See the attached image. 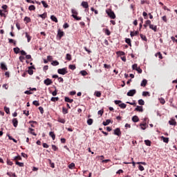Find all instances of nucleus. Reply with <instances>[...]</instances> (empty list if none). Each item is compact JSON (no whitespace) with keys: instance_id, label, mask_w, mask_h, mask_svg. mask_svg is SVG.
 I'll list each match as a JSON object with an SVG mask.
<instances>
[{"instance_id":"obj_1","label":"nucleus","mask_w":177,"mask_h":177,"mask_svg":"<svg viewBox=\"0 0 177 177\" xmlns=\"http://www.w3.org/2000/svg\"><path fill=\"white\" fill-rule=\"evenodd\" d=\"M71 13L72 15V17H73V19H75V20H77L80 21L81 20V17H78L77 16L78 15V11H77V10L75 9H71Z\"/></svg>"},{"instance_id":"obj_2","label":"nucleus","mask_w":177,"mask_h":177,"mask_svg":"<svg viewBox=\"0 0 177 177\" xmlns=\"http://www.w3.org/2000/svg\"><path fill=\"white\" fill-rule=\"evenodd\" d=\"M58 74H61V75H66L68 71H67V68H59L57 70Z\"/></svg>"},{"instance_id":"obj_3","label":"nucleus","mask_w":177,"mask_h":177,"mask_svg":"<svg viewBox=\"0 0 177 177\" xmlns=\"http://www.w3.org/2000/svg\"><path fill=\"white\" fill-rule=\"evenodd\" d=\"M106 13L108 16H109V17H111V19H115V14H114V12L113 10H110L109 11H106Z\"/></svg>"},{"instance_id":"obj_4","label":"nucleus","mask_w":177,"mask_h":177,"mask_svg":"<svg viewBox=\"0 0 177 177\" xmlns=\"http://www.w3.org/2000/svg\"><path fill=\"white\" fill-rule=\"evenodd\" d=\"M44 84L48 86V85H52V84H53V82L52 81V80L47 78L44 81Z\"/></svg>"},{"instance_id":"obj_5","label":"nucleus","mask_w":177,"mask_h":177,"mask_svg":"<svg viewBox=\"0 0 177 177\" xmlns=\"http://www.w3.org/2000/svg\"><path fill=\"white\" fill-rule=\"evenodd\" d=\"M136 94V89H132V90H130L127 93V96H133Z\"/></svg>"},{"instance_id":"obj_6","label":"nucleus","mask_w":177,"mask_h":177,"mask_svg":"<svg viewBox=\"0 0 177 177\" xmlns=\"http://www.w3.org/2000/svg\"><path fill=\"white\" fill-rule=\"evenodd\" d=\"M114 135H116L117 136H121V130L120 128H117L114 130Z\"/></svg>"},{"instance_id":"obj_7","label":"nucleus","mask_w":177,"mask_h":177,"mask_svg":"<svg viewBox=\"0 0 177 177\" xmlns=\"http://www.w3.org/2000/svg\"><path fill=\"white\" fill-rule=\"evenodd\" d=\"M81 5L84 9H88L89 8V4H88V2L86 1H82Z\"/></svg>"},{"instance_id":"obj_8","label":"nucleus","mask_w":177,"mask_h":177,"mask_svg":"<svg viewBox=\"0 0 177 177\" xmlns=\"http://www.w3.org/2000/svg\"><path fill=\"white\" fill-rule=\"evenodd\" d=\"M64 35V32L60 30V29L58 30L57 36L59 37V39H62V37Z\"/></svg>"},{"instance_id":"obj_9","label":"nucleus","mask_w":177,"mask_h":177,"mask_svg":"<svg viewBox=\"0 0 177 177\" xmlns=\"http://www.w3.org/2000/svg\"><path fill=\"white\" fill-rule=\"evenodd\" d=\"M12 124L15 128H17V125L19 124V121L17 120V118L12 119Z\"/></svg>"},{"instance_id":"obj_10","label":"nucleus","mask_w":177,"mask_h":177,"mask_svg":"<svg viewBox=\"0 0 177 177\" xmlns=\"http://www.w3.org/2000/svg\"><path fill=\"white\" fill-rule=\"evenodd\" d=\"M135 111H140V113H143V106H137L135 109Z\"/></svg>"},{"instance_id":"obj_11","label":"nucleus","mask_w":177,"mask_h":177,"mask_svg":"<svg viewBox=\"0 0 177 177\" xmlns=\"http://www.w3.org/2000/svg\"><path fill=\"white\" fill-rule=\"evenodd\" d=\"M149 28H151V30H153L154 31V32H157V26H154L153 24H151L149 26Z\"/></svg>"},{"instance_id":"obj_12","label":"nucleus","mask_w":177,"mask_h":177,"mask_svg":"<svg viewBox=\"0 0 177 177\" xmlns=\"http://www.w3.org/2000/svg\"><path fill=\"white\" fill-rule=\"evenodd\" d=\"M1 70H4V71L8 70V67L6 66V64H5V63L3 62L1 63Z\"/></svg>"},{"instance_id":"obj_13","label":"nucleus","mask_w":177,"mask_h":177,"mask_svg":"<svg viewBox=\"0 0 177 177\" xmlns=\"http://www.w3.org/2000/svg\"><path fill=\"white\" fill-rule=\"evenodd\" d=\"M133 122H139V117L138 115H134L132 118Z\"/></svg>"},{"instance_id":"obj_14","label":"nucleus","mask_w":177,"mask_h":177,"mask_svg":"<svg viewBox=\"0 0 177 177\" xmlns=\"http://www.w3.org/2000/svg\"><path fill=\"white\" fill-rule=\"evenodd\" d=\"M146 85H147V80L146 79H143L141 84H140V86H146Z\"/></svg>"},{"instance_id":"obj_15","label":"nucleus","mask_w":177,"mask_h":177,"mask_svg":"<svg viewBox=\"0 0 177 177\" xmlns=\"http://www.w3.org/2000/svg\"><path fill=\"white\" fill-rule=\"evenodd\" d=\"M65 102L67 103H73L74 102V100L70 99L68 97H65Z\"/></svg>"},{"instance_id":"obj_16","label":"nucleus","mask_w":177,"mask_h":177,"mask_svg":"<svg viewBox=\"0 0 177 177\" xmlns=\"http://www.w3.org/2000/svg\"><path fill=\"white\" fill-rule=\"evenodd\" d=\"M49 136L52 138L53 140H55V139H56V136L55 135V133H53V131H50L49 133Z\"/></svg>"},{"instance_id":"obj_17","label":"nucleus","mask_w":177,"mask_h":177,"mask_svg":"<svg viewBox=\"0 0 177 177\" xmlns=\"http://www.w3.org/2000/svg\"><path fill=\"white\" fill-rule=\"evenodd\" d=\"M138 35H139L138 31L131 32V33H130L131 37H135V36Z\"/></svg>"},{"instance_id":"obj_18","label":"nucleus","mask_w":177,"mask_h":177,"mask_svg":"<svg viewBox=\"0 0 177 177\" xmlns=\"http://www.w3.org/2000/svg\"><path fill=\"white\" fill-rule=\"evenodd\" d=\"M50 19L53 21H55V23H57V18L55 17L54 15L50 16Z\"/></svg>"},{"instance_id":"obj_19","label":"nucleus","mask_w":177,"mask_h":177,"mask_svg":"<svg viewBox=\"0 0 177 177\" xmlns=\"http://www.w3.org/2000/svg\"><path fill=\"white\" fill-rule=\"evenodd\" d=\"M110 122H111V120H106V122H103V125L104 127H106V125H109V124H110Z\"/></svg>"},{"instance_id":"obj_20","label":"nucleus","mask_w":177,"mask_h":177,"mask_svg":"<svg viewBox=\"0 0 177 177\" xmlns=\"http://www.w3.org/2000/svg\"><path fill=\"white\" fill-rule=\"evenodd\" d=\"M162 139L165 143H168L169 142V138L162 136Z\"/></svg>"},{"instance_id":"obj_21","label":"nucleus","mask_w":177,"mask_h":177,"mask_svg":"<svg viewBox=\"0 0 177 177\" xmlns=\"http://www.w3.org/2000/svg\"><path fill=\"white\" fill-rule=\"evenodd\" d=\"M169 125H176V122L175 120H171L169 121Z\"/></svg>"},{"instance_id":"obj_22","label":"nucleus","mask_w":177,"mask_h":177,"mask_svg":"<svg viewBox=\"0 0 177 177\" xmlns=\"http://www.w3.org/2000/svg\"><path fill=\"white\" fill-rule=\"evenodd\" d=\"M140 127H141V129H142V131H145V129H146V123L140 124Z\"/></svg>"},{"instance_id":"obj_23","label":"nucleus","mask_w":177,"mask_h":177,"mask_svg":"<svg viewBox=\"0 0 177 177\" xmlns=\"http://www.w3.org/2000/svg\"><path fill=\"white\" fill-rule=\"evenodd\" d=\"M25 34H26V37L28 39V42H30V41H31V36H30V35H28V32H25Z\"/></svg>"},{"instance_id":"obj_24","label":"nucleus","mask_w":177,"mask_h":177,"mask_svg":"<svg viewBox=\"0 0 177 177\" xmlns=\"http://www.w3.org/2000/svg\"><path fill=\"white\" fill-rule=\"evenodd\" d=\"M75 167V164H74V162L71 163L68 165V168L69 169H74V167Z\"/></svg>"},{"instance_id":"obj_25","label":"nucleus","mask_w":177,"mask_h":177,"mask_svg":"<svg viewBox=\"0 0 177 177\" xmlns=\"http://www.w3.org/2000/svg\"><path fill=\"white\" fill-rule=\"evenodd\" d=\"M8 139L10 140H13V142H15V143H17V140H16V139H15V138H13L12 136H10V135H8Z\"/></svg>"},{"instance_id":"obj_26","label":"nucleus","mask_w":177,"mask_h":177,"mask_svg":"<svg viewBox=\"0 0 177 177\" xmlns=\"http://www.w3.org/2000/svg\"><path fill=\"white\" fill-rule=\"evenodd\" d=\"M4 111H6V114H10V111L7 106H4Z\"/></svg>"},{"instance_id":"obj_27","label":"nucleus","mask_w":177,"mask_h":177,"mask_svg":"<svg viewBox=\"0 0 177 177\" xmlns=\"http://www.w3.org/2000/svg\"><path fill=\"white\" fill-rule=\"evenodd\" d=\"M13 50H14L15 53H16V55H17V53H19L20 52V48L19 47L14 48Z\"/></svg>"},{"instance_id":"obj_28","label":"nucleus","mask_w":177,"mask_h":177,"mask_svg":"<svg viewBox=\"0 0 177 177\" xmlns=\"http://www.w3.org/2000/svg\"><path fill=\"white\" fill-rule=\"evenodd\" d=\"M126 44H127L129 46H132V44H131V39H125Z\"/></svg>"},{"instance_id":"obj_29","label":"nucleus","mask_w":177,"mask_h":177,"mask_svg":"<svg viewBox=\"0 0 177 177\" xmlns=\"http://www.w3.org/2000/svg\"><path fill=\"white\" fill-rule=\"evenodd\" d=\"M145 143L147 146H151V142L149 140H145Z\"/></svg>"},{"instance_id":"obj_30","label":"nucleus","mask_w":177,"mask_h":177,"mask_svg":"<svg viewBox=\"0 0 177 177\" xmlns=\"http://www.w3.org/2000/svg\"><path fill=\"white\" fill-rule=\"evenodd\" d=\"M138 104H140V106H145V101L142 99L139 100Z\"/></svg>"},{"instance_id":"obj_31","label":"nucleus","mask_w":177,"mask_h":177,"mask_svg":"<svg viewBox=\"0 0 177 177\" xmlns=\"http://www.w3.org/2000/svg\"><path fill=\"white\" fill-rule=\"evenodd\" d=\"M41 3H42L44 8H49V6L48 5V3H46V2L45 1H41Z\"/></svg>"},{"instance_id":"obj_32","label":"nucleus","mask_w":177,"mask_h":177,"mask_svg":"<svg viewBox=\"0 0 177 177\" xmlns=\"http://www.w3.org/2000/svg\"><path fill=\"white\" fill-rule=\"evenodd\" d=\"M50 100L51 102H57V100H59V97H52Z\"/></svg>"},{"instance_id":"obj_33","label":"nucleus","mask_w":177,"mask_h":177,"mask_svg":"<svg viewBox=\"0 0 177 177\" xmlns=\"http://www.w3.org/2000/svg\"><path fill=\"white\" fill-rule=\"evenodd\" d=\"M15 164L16 165H19V167H24V163L20 162L19 161H16Z\"/></svg>"},{"instance_id":"obj_34","label":"nucleus","mask_w":177,"mask_h":177,"mask_svg":"<svg viewBox=\"0 0 177 177\" xmlns=\"http://www.w3.org/2000/svg\"><path fill=\"white\" fill-rule=\"evenodd\" d=\"M80 74L85 77V75H88V72L86 71H81Z\"/></svg>"},{"instance_id":"obj_35","label":"nucleus","mask_w":177,"mask_h":177,"mask_svg":"<svg viewBox=\"0 0 177 177\" xmlns=\"http://www.w3.org/2000/svg\"><path fill=\"white\" fill-rule=\"evenodd\" d=\"M119 107H120V109H127V105L124 103H122L119 104Z\"/></svg>"},{"instance_id":"obj_36","label":"nucleus","mask_w":177,"mask_h":177,"mask_svg":"<svg viewBox=\"0 0 177 177\" xmlns=\"http://www.w3.org/2000/svg\"><path fill=\"white\" fill-rule=\"evenodd\" d=\"M87 124H88V125H92V124H93V119H88V120H87Z\"/></svg>"},{"instance_id":"obj_37","label":"nucleus","mask_w":177,"mask_h":177,"mask_svg":"<svg viewBox=\"0 0 177 177\" xmlns=\"http://www.w3.org/2000/svg\"><path fill=\"white\" fill-rule=\"evenodd\" d=\"M58 122H61V124H64L66 122V120L64 119L58 118Z\"/></svg>"},{"instance_id":"obj_38","label":"nucleus","mask_w":177,"mask_h":177,"mask_svg":"<svg viewBox=\"0 0 177 177\" xmlns=\"http://www.w3.org/2000/svg\"><path fill=\"white\" fill-rule=\"evenodd\" d=\"M142 96H150V93L149 91L142 92Z\"/></svg>"},{"instance_id":"obj_39","label":"nucleus","mask_w":177,"mask_h":177,"mask_svg":"<svg viewBox=\"0 0 177 177\" xmlns=\"http://www.w3.org/2000/svg\"><path fill=\"white\" fill-rule=\"evenodd\" d=\"M63 114H67L68 113V110L64 107L62 108Z\"/></svg>"},{"instance_id":"obj_40","label":"nucleus","mask_w":177,"mask_h":177,"mask_svg":"<svg viewBox=\"0 0 177 177\" xmlns=\"http://www.w3.org/2000/svg\"><path fill=\"white\" fill-rule=\"evenodd\" d=\"M24 21H26V23H30V21H31V19H30L28 17H25Z\"/></svg>"},{"instance_id":"obj_41","label":"nucleus","mask_w":177,"mask_h":177,"mask_svg":"<svg viewBox=\"0 0 177 177\" xmlns=\"http://www.w3.org/2000/svg\"><path fill=\"white\" fill-rule=\"evenodd\" d=\"M52 66H59V62L57 61H53V62H51Z\"/></svg>"},{"instance_id":"obj_42","label":"nucleus","mask_w":177,"mask_h":177,"mask_svg":"<svg viewBox=\"0 0 177 177\" xmlns=\"http://www.w3.org/2000/svg\"><path fill=\"white\" fill-rule=\"evenodd\" d=\"M29 10H35V6L31 5L28 7Z\"/></svg>"},{"instance_id":"obj_43","label":"nucleus","mask_w":177,"mask_h":177,"mask_svg":"<svg viewBox=\"0 0 177 177\" xmlns=\"http://www.w3.org/2000/svg\"><path fill=\"white\" fill-rule=\"evenodd\" d=\"M140 37L143 41H147V38L144 35L140 34Z\"/></svg>"},{"instance_id":"obj_44","label":"nucleus","mask_w":177,"mask_h":177,"mask_svg":"<svg viewBox=\"0 0 177 177\" xmlns=\"http://www.w3.org/2000/svg\"><path fill=\"white\" fill-rule=\"evenodd\" d=\"M28 73L30 75H32L34 74V71H32V69L28 68Z\"/></svg>"},{"instance_id":"obj_45","label":"nucleus","mask_w":177,"mask_h":177,"mask_svg":"<svg viewBox=\"0 0 177 177\" xmlns=\"http://www.w3.org/2000/svg\"><path fill=\"white\" fill-rule=\"evenodd\" d=\"M68 68H70V70H75L76 67L75 65H69L68 66Z\"/></svg>"},{"instance_id":"obj_46","label":"nucleus","mask_w":177,"mask_h":177,"mask_svg":"<svg viewBox=\"0 0 177 177\" xmlns=\"http://www.w3.org/2000/svg\"><path fill=\"white\" fill-rule=\"evenodd\" d=\"M39 17H41V19H46V13L39 15Z\"/></svg>"},{"instance_id":"obj_47","label":"nucleus","mask_w":177,"mask_h":177,"mask_svg":"<svg viewBox=\"0 0 177 177\" xmlns=\"http://www.w3.org/2000/svg\"><path fill=\"white\" fill-rule=\"evenodd\" d=\"M29 130L30 131L31 135H34V136H37V133H35V132H33L34 129L29 128Z\"/></svg>"},{"instance_id":"obj_48","label":"nucleus","mask_w":177,"mask_h":177,"mask_svg":"<svg viewBox=\"0 0 177 177\" xmlns=\"http://www.w3.org/2000/svg\"><path fill=\"white\" fill-rule=\"evenodd\" d=\"M138 68L139 67H138V64H134L132 65V69L133 70H136V69Z\"/></svg>"},{"instance_id":"obj_49","label":"nucleus","mask_w":177,"mask_h":177,"mask_svg":"<svg viewBox=\"0 0 177 177\" xmlns=\"http://www.w3.org/2000/svg\"><path fill=\"white\" fill-rule=\"evenodd\" d=\"M32 104H34V106H39V102H38L37 100H35L32 102Z\"/></svg>"},{"instance_id":"obj_50","label":"nucleus","mask_w":177,"mask_h":177,"mask_svg":"<svg viewBox=\"0 0 177 177\" xmlns=\"http://www.w3.org/2000/svg\"><path fill=\"white\" fill-rule=\"evenodd\" d=\"M118 55H119V56H124L125 55V53H124L123 51H118L117 53Z\"/></svg>"},{"instance_id":"obj_51","label":"nucleus","mask_w":177,"mask_h":177,"mask_svg":"<svg viewBox=\"0 0 177 177\" xmlns=\"http://www.w3.org/2000/svg\"><path fill=\"white\" fill-rule=\"evenodd\" d=\"M95 95L97 97H100V96H102V93H100V91H97L95 92Z\"/></svg>"},{"instance_id":"obj_52","label":"nucleus","mask_w":177,"mask_h":177,"mask_svg":"<svg viewBox=\"0 0 177 177\" xmlns=\"http://www.w3.org/2000/svg\"><path fill=\"white\" fill-rule=\"evenodd\" d=\"M136 71H138V74H142V68L140 67H138L136 69Z\"/></svg>"},{"instance_id":"obj_53","label":"nucleus","mask_w":177,"mask_h":177,"mask_svg":"<svg viewBox=\"0 0 177 177\" xmlns=\"http://www.w3.org/2000/svg\"><path fill=\"white\" fill-rule=\"evenodd\" d=\"M13 160H21V156H17L13 158Z\"/></svg>"},{"instance_id":"obj_54","label":"nucleus","mask_w":177,"mask_h":177,"mask_svg":"<svg viewBox=\"0 0 177 177\" xmlns=\"http://www.w3.org/2000/svg\"><path fill=\"white\" fill-rule=\"evenodd\" d=\"M145 24H147V26H151V20H147Z\"/></svg>"},{"instance_id":"obj_55","label":"nucleus","mask_w":177,"mask_h":177,"mask_svg":"<svg viewBox=\"0 0 177 177\" xmlns=\"http://www.w3.org/2000/svg\"><path fill=\"white\" fill-rule=\"evenodd\" d=\"M66 60H71V55L70 54H66Z\"/></svg>"},{"instance_id":"obj_56","label":"nucleus","mask_w":177,"mask_h":177,"mask_svg":"<svg viewBox=\"0 0 177 177\" xmlns=\"http://www.w3.org/2000/svg\"><path fill=\"white\" fill-rule=\"evenodd\" d=\"M114 103L115 104H118V106H120V103H122V102L121 100H115Z\"/></svg>"},{"instance_id":"obj_57","label":"nucleus","mask_w":177,"mask_h":177,"mask_svg":"<svg viewBox=\"0 0 177 177\" xmlns=\"http://www.w3.org/2000/svg\"><path fill=\"white\" fill-rule=\"evenodd\" d=\"M105 34L106 35H110L111 32H110V30L109 29H105Z\"/></svg>"},{"instance_id":"obj_58","label":"nucleus","mask_w":177,"mask_h":177,"mask_svg":"<svg viewBox=\"0 0 177 177\" xmlns=\"http://www.w3.org/2000/svg\"><path fill=\"white\" fill-rule=\"evenodd\" d=\"M138 169L140 171H145V167L143 166H142V165H139L138 166Z\"/></svg>"},{"instance_id":"obj_59","label":"nucleus","mask_w":177,"mask_h":177,"mask_svg":"<svg viewBox=\"0 0 177 177\" xmlns=\"http://www.w3.org/2000/svg\"><path fill=\"white\" fill-rule=\"evenodd\" d=\"M142 16L144 17V19H147V12H143Z\"/></svg>"},{"instance_id":"obj_60","label":"nucleus","mask_w":177,"mask_h":177,"mask_svg":"<svg viewBox=\"0 0 177 177\" xmlns=\"http://www.w3.org/2000/svg\"><path fill=\"white\" fill-rule=\"evenodd\" d=\"M39 110L41 114H43V113H44V108L42 106H39Z\"/></svg>"},{"instance_id":"obj_61","label":"nucleus","mask_w":177,"mask_h":177,"mask_svg":"<svg viewBox=\"0 0 177 177\" xmlns=\"http://www.w3.org/2000/svg\"><path fill=\"white\" fill-rule=\"evenodd\" d=\"M160 102L162 104H165V100H164V98H160Z\"/></svg>"},{"instance_id":"obj_62","label":"nucleus","mask_w":177,"mask_h":177,"mask_svg":"<svg viewBox=\"0 0 177 177\" xmlns=\"http://www.w3.org/2000/svg\"><path fill=\"white\" fill-rule=\"evenodd\" d=\"M104 68H110L111 66L110 65H108L107 64H104Z\"/></svg>"},{"instance_id":"obj_63","label":"nucleus","mask_w":177,"mask_h":177,"mask_svg":"<svg viewBox=\"0 0 177 177\" xmlns=\"http://www.w3.org/2000/svg\"><path fill=\"white\" fill-rule=\"evenodd\" d=\"M63 27H64V28H68V27H70V26L68 25V24L66 23L64 24Z\"/></svg>"},{"instance_id":"obj_64","label":"nucleus","mask_w":177,"mask_h":177,"mask_svg":"<svg viewBox=\"0 0 177 177\" xmlns=\"http://www.w3.org/2000/svg\"><path fill=\"white\" fill-rule=\"evenodd\" d=\"M97 115H103V111H102V110L98 111Z\"/></svg>"}]
</instances>
